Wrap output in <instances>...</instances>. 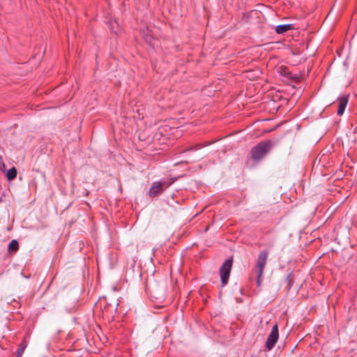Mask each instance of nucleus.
Returning a JSON list of instances; mask_svg holds the SVG:
<instances>
[{
    "label": "nucleus",
    "mask_w": 357,
    "mask_h": 357,
    "mask_svg": "<svg viewBox=\"0 0 357 357\" xmlns=\"http://www.w3.org/2000/svg\"><path fill=\"white\" fill-rule=\"evenodd\" d=\"M270 149V142L259 143L252 149L251 153L252 158L255 160H260L267 153Z\"/></svg>",
    "instance_id": "f257e3e1"
},
{
    "label": "nucleus",
    "mask_w": 357,
    "mask_h": 357,
    "mask_svg": "<svg viewBox=\"0 0 357 357\" xmlns=\"http://www.w3.org/2000/svg\"><path fill=\"white\" fill-rule=\"evenodd\" d=\"M268 252L265 250L261 252L257 257L256 268L257 272V284L259 286L261 284V278L264 273V269L266 264Z\"/></svg>",
    "instance_id": "f03ea898"
},
{
    "label": "nucleus",
    "mask_w": 357,
    "mask_h": 357,
    "mask_svg": "<svg viewBox=\"0 0 357 357\" xmlns=\"http://www.w3.org/2000/svg\"><path fill=\"white\" fill-rule=\"evenodd\" d=\"M232 266V259H227L222 265L220 269V279L222 285H225L230 275V271Z\"/></svg>",
    "instance_id": "7ed1b4c3"
},
{
    "label": "nucleus",
    "mask_w": 357,
    "mask_h": 357,
    "mask_svg": "<svg viewBox=\"0 0 357 357\" xmlns=\"http://www.w3.org/2000/svg\"><path fill=\"white\" fill-rule=\"evenodd\" d=\"M279 337V332H278V325L275 324L271 331V333L268 335L267 340L266 342V348L267 350H271L276 342H278Z\"/></svg>",
    "instance_id": "20e7f679"
},
{
    "label": "nucleus",
    "mask_w": 357,
    "mask_h": 357,
    "mask_svg": "<svg viewBox=\"0 0 357 357\" xmlns=\"http://www.w3.org/2000/svg\"><path fill=\"white\" fill-rule=\"evenodd\" d=\"M170 184L166 181L154 182L149 190V195L151 197H155L160 194L164 188H167Z\"/></svg>",
    "instance_id": "39448f33"
},
{
    "label": "nucleus",
    "mask_w": 357,
    "mask_h": 357,
    "mask_svg": "<svg viewBox=\"0 0 357 357\" xmlns=\"http://www.w3.org/2000/svg\"><path fill=\"white\" fill-rule=\"evenodd\" d=\"M337 103H338L337 114L342 115L345 110L347 105L348 103V98L345 96L340 97L337 99Z\"/></svg>",
    "instance_id": "423d86ee"
},
{
    "label": "nucleus",
    "mask_w": 357,
    "mask_h": 357,
    "mask_svg": "<svg viewBox=\"0 0 357 357\" xmlns=\"http://www.w3.org/2000/svg\"><path fill=\"white\" fill-rule=\"evenodd\" d=\"M293 29V25L290 24H281L276 26L275 31L282 34Z\"/></svg>",
    "instance_id": "0eeeda50"
},
{
    "label": "nucleus",
    "mask_w": 357,
    "mask_h": 357,
    "mask_svg": "<svg viewBox=\"0 0 357 357\" xmlns=\"http://www.w3.org/2000/svg\"><path fill=\"white\" fill-rule=\"evenodd\" d=\"M17 169L13 167L10 169L6 172V176L8 180H13L17 176Z\"/></svg>",
    "instance_id": "6e6552de"
},
{
    "label": "nucleus",
    "mask_w": 357,
    "mask_h": 357,
    "mask_svg": "<svg viewBox=\"0 0 357 357\" xmlns=\"http://www.w3.org/2000/svg\"><path fill=\"white\" fill-rule=\"evenodd\" d=\"M19 248V244H18V242L16 241V240H13L11 241V242L10 243L9 245H8V249L10 250H17Z\"/></svg>",
    "instance_id": "1a4fd4ad"
},
{
    "label": "nucleus",
    "mask_w": 357,
    "mask_h": 357,
    "mask_svg": "<svg viewBox=\"0 0 357 357\" xmlns=\"http://www.w3.org/2000/svg\"><path fill=\"white\" fill-rule=\"evenodd\" d=\"M26 347V345H24L20 349H18L17 357H22V355Z\"/></svg>",
    "instance_id": "9d476101"
},
{
    "label": "nucleus",
    "mask_w": 357,
    "mask_h": 357,
    "mask_svg": "<svg viewBox=\"0 0 357 357\" xmlns=\"http://www.w3.org/2000/svg\"><path fill=\"white\" fill-rule=\"evenodd\" d=\"M145 40L147 43H151V36H149L147 35L146 37H145Z\"/></svg>",
    "instance_id": "9b49d317"
},
{
    "label": "nucleus",
    "mask_w": 357,
    "mask_h": 357,
    "mask_svg": "<svg viewBox=\"0 0 357 357\" xmlns=\"http://www.w3.org/2000/svg\"><path fill=\"white\" fill-rule=\"evenodd\" d=\"M5 167V165L3 162V160H2L1 157H0V170L2 169V167Z\"/></svg>",
    "instance_id": "f8f14e48"
},
{
    "label": "nucleus",
    "mask_w": 357,
    "mask_h": 357,
    "mask_svg": "<svg viewBox=\"0 0 357 357\" xmlns=\"http://www.w3.org/2000/svg\"><path fill=\"white\" fill-rule=\"evenodd\" d=\"M201 147H202V146H201V145H200V144H197V145L196 146V149H201Z\"/></svg>",
    "instance_id": "ddd939ff"
}]
</instances>
